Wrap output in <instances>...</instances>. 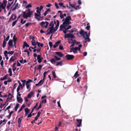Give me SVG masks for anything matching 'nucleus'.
<instances>
[{
    "label": "nucleus",
    "mask_w": 131,
    "mask_h": 131,
    "mask_svg": "<svg viewBox=\"0 0 131 131\" xmlns=\"http://www.w3.org/2000/svg\"><path fill=\"white\" fill-rule=\"evenodd\" d=\"M79 33L84 38L85 40L87 39V41L88 42L90 41V39L89 38L90 34V32L89 33V34H88L87 32L84 31L83 29H81L79 32Z\"/></svg>",
    "instance_id": "1"
},
{
    "label": "nucleus",
    "mask_w": 131,
    "mask_h": 131,
    "mask_svg": "<svg viewBox=\"0 0 131 131\" xmlns=\"http://www.w3.org/2000/svg\"><path fill=\"white\" fill-rule=\"evenodd\" d=\"M11 5H10V3L8 2V4L7 5V6L6 8L7 9V10H8L10 8V7L11 6Z\"/></svg>",
    "instance_id": "52"
},
{
    "label": "nucleus",
    "mask_w": 131,
    "mask_h": 131,
    "mask_svg": "<svg viewBox=\"0 0 131 131\" xmlns=\"http://www.w3.org/2000/svg\"><path fill=\"white\" fill-rule=\"evenodd\" d=\"M47 101H46V99H45L43 100H42V103H46Z\"/></svg>",
    "instance_id": "60"
},
{
    "label": "nucleus",
    "mask_w": 131,
    "mask_h": 131,
    "mask_svg": "<svg viewBox=\"0 0 131 131\" xmlns=\"http://www.w3.org/2000/svg\"><path fill=\"white\" fill-rule=\"evenodd\" d=\"M59 49L60 50H63L64 49L63 46L62 45H60L59 47Z\"/></svg>",
    "instance_id": "50"
},
{
    "label": "nucleus",
    "mask_w": 131,
    "mask_h": 131,
    "mask_svg": "<svg viewBox=\"0 0 131 131\" xmlns=\"http://www.w3.org/2000/svg\"><path fill=\"white\" fill-rule=\"evenodd\" d=\"M62 61H61L59 62H57V64H56V65L57 66H59V65L61 66L62 65Z\"/></svg>",
    "instance_id": "26"
},
{
    "label": "nucleus",
    "mask_w": 131,
    "mask_h": 131,
    "mask_svg": "<svg viewBox=\"0 0 131 131\" xmlns=\"http://www.w3.org/2000/svg\"><path fill=\"white\" fill-rule=\"evenodd\" d=\"M17 40V38L15 37V35H14L13 37V41H16Z\"/></svg>",
    "instance_id": "49"
},
{
    "label": "nucleus",
    "mask_w": 131,
    "mask_h": 131,
    "mask_svg": "<svg viewBox=\"0 0 131 131\" xmlns=\"http://www.w3.org/2000/svg\"><path fill=\"white\" fill-rule=\"evenodd\" d=\"M54 5L57 9H58L59 8V7L58 5V4L56 3H55Z\"/></svg>",
    "instance_id": "63"
},
{
    "label": "nucleus",
    "mask_w": 131,
    "mask_h": 131,
    "mask_svg": "<svg viewBox=\"0 0 131 131\" xmlns=\"http://www.w3.org/2000/svg\"><path fill=\"white\" fill-rule=\"evenodd\" d=\"M13 40L10 39L8 42V46L14 47V45L13 44Z\"/></svg>",
    "instance_id": "13"
},
{
    "label": "nucleus",
    "mask_w": 131,
    "mask_h": 131,
    "mask_svg": "<svg viewBox=\"0 0 131 131\" xmlns=\"http://www.w3.org/2000/svg\"><path fill=\"white\" fill-rule=\"evenodd\" d=\"M44 81V80H41L38 83L36 84V85L37 86H41L43 84Z\"/></svg>",
    "instance_id": "14"
},
{
    "label": "nucleus",
    "mask_w": 131,
    "mask_h": 131,
    "mask_svg": "<svg viewBox=\"0 0 131 131\" xmlns=\"http://www.w3.org/2000/svg\"><path fill=\"white\" fill-rule=\"evenodd\" d=\"M32 96L29 93L27 95V97L29 99Z\"/></svg>",
    "instance_id": "58"
},
{
    "label": "nucleus",
    "mask_w": 131,
    "mask_h": 131,
    "mask_svg": "<svg viewBox=\"0 0 131 131\" xmlns=\"http://www.w3.org/2000/svg\"><path fill=\"white\" fill-rule=\"evenodd\" d=\"M32 81L30 80L29 79L28 80L26 81V85H28V84L30 83Z\"/></svg>",
    "instance_id": "37"
},
{
    "label": "nucleus",
    "mask_w": 131,
    "mask_h": 131,
    "mask_svg": "<svg viewBox=\"0 0 131 131\" xmlns=\"http://www.w3.org/2000/svg\"><path fill=\"white\" fill-rule=\"evenodd\" d=\"M59 127H57V126H56L55 128V131H58L59 130L58 128Z\"/></svg>",
    "instance_id": "64"
},
{
    "label": "nucleus",
    "mask_w": 131,
    "mask_h": 131,
    "mask_svg": "<svg viewBox=\"0 0 131 131\" xmlns=\"http://www.w3.org/2000/svg\"><path fill=\"white\" fill-rule=\"evenodd\" d=\"M7 1L6 0H4L2 3L1 4L0 7L3 9H5L6 6Z\"/></svg>",
    "instance_id": "7"
},
{
    "label": "nucleus",
    "mask_w": 131,
    "mask_h": 131,
    "mask_svg": "<svg viewBox=\"0 0 131 131\" xmlns=\"http://www.w3.org/2000/svg\"><path fill=\"white\" fill-rule=\"evenodd\" d=\"M42 65H41V64L39 65L38 66V67L37 68V70H40V69L42 68Z\"/></svg>",
    "instance_id": "45"
},
{
    "label": "nucleus",
    "mask_w": 131,
    "mask_h": 131,
    "mask_svg": "<svg viewBox=\"0 0 131 131\" xmlns=\"http://www.w3.org/2000/svg\"><path fill=\"white\" fill-rule=\"evenodd\" d=\"M50 62L52 64H54L56 62V60L52 58L50 60Z\"/></svg>",
    "instance_id": "32"
},
{
    "label": "nucleus",
    "mask_w": 131,
    "mask_h": 131,
    "mask_svg": "<svg viewBox=\"0 0 131 131\" xmlns=\"http://www.w3.org/2000/svg\"><path fill=\"white\" fill-rule=\"evenodd\" d=\"M18 3H17L15 5V7L12 9V7H11V9H12L13 11H14V10H15L16 9L18 8L19 7H18Z\"/></svg>",
    "instance_id": "15"
},
{
    "label": "nucleus",
    "mask_w": 131,
    "mask_h": 131,
    "mask_svg": "<svg viewBox=\"0 0 131 131\" xmlns=\"http://www.w3.org/2000/svg\"><path fill=\"white\" fill-rule=\"evenodd\" d=\"M34 15L35 16V18H36V19H38H38L39 18H38V17H39L40 15H39L38 14L36 13H35L34 14Z\"/></svg>",
    "instance_id": "30"
},
{
    "label": "nucleus",
    "mask_w": 131,
    "mask_h": 131,
    "mask_svg": "<svg viewBox=\"0 0 131 131\" xmlns=\"http://www.w3.org/2000/svg\"><path fill=\"white\" fill-rule=\"evenodd\" d=\"M28 13L27 14L26 13V12H22V13H23V17L25 19H27L28 17H31V16L33 12L31 11L30 9L28 8L27 10Z\"/></svg>",
    "instance_id": "4"
},
{
    "label": "nucleus",
    "mask_w": 131,
    "mask_h": 131,
    "mask_svg": "<svg viewBox=\"0 0 131 131\" xmlns=\"http://www.w3.org/2000/svg\"><path fill=\"white\" fill-rule=\"evenodd\" d=\"M7 76V75H5L3 77H1L0 78V80L1 81H2L6 79Z\"/></svg>",
    "instance_id": "24"
},
{
    "label": "nucleus",
    "mask_w": 131,
    "mask_h": 131,
    "mask_svg": "<svg viewBox=\"0 0 131 131\" xmlns=\"http://www.w3.org/2000/svg\"><path fill=\"white\" fill-rule=\"evenodd\" d=\"M49 44L50 48H51L52 47L53 45L52 42H49Z\"/></svg>",
    "instance_id": "54"
},
{
    "label": "nucleus",
    "mask_w": 131,
    "mask_h": 131,
    "mask_svg": "<svg viewBox=\"0 0 131 131\" xmlns=\"http://www.w3.org/2000/svg\"><path fill=\"white\" fill-rule=\"evenodd\" d=\"M4 63L3 61L2 60L1 61L0 64L2 67H3V65Z\"/></svg>",
    "instance_id": "57"
},
{
    "label": "nucleus",
    "mask_w": 131,
    "mask_h": 131,
    "mask_svg": "<svg viewBox=\"0 0 131 131\" xmlns=\"http://www.w3.org/2000/svg\"><path fill=\"white\" fill-rule=\"evenodd\" d=\"M44 17L43 16H39V18L38 19V20L39 21L40 20H43V18Z\"/></svg>",
    "instance_id": "55"
},
{
    "label": "nucleus",
    "mask_w": 131,
    "mask_h": 131,
    "mask_svg": "<svg viewBox=\"0 0 131 131\" xmlns=\"http://www.w3.org/2000/svg\"><path fill=\"white\" fill-rule=\"evenodd\" d=\"M17 99L18 102L19 103H21L23 101V99L21 97H19L17 96Z\"/></svg>",
    "instance_id": "17"
},
{
    "label": "nucleus",
    "mask_w": 131,
    "mask_h": 131,
    "mask_svg": "<svg viewBox=\"0 0 131 131\" xmlns=\"http://www.w3.org/2000/svg\"><path fill=\"white\" fill-rule=\"evenodd\" d=\"M60 17L61 18H64V16L62 13L60 14Z\"/></svg>",
    "instance_id": "61"
},
{
    "label": "nucleus",
    "mask_w": 131,
    "mask_h": 131,
    "mask_svg": "<svg viewBox=\"0 0 131 131\" xmlns=\"http://www.w3.org/2000/svg\"><path fill=\"white\" fill-rule=\"evenodd\" d=\"M57 24L56 26L54 29L53 28L54 26V24L53 23V21H52L50 22V23L49 25V26H51L50 27L49 29H51L52 30H53V32H54L55 31H56L58 28V27H59V21L58 20H57Z\"/></svg>",
    "instance_id": "3"
},
{
    "label": "nucleus",
    "mask_w": 131,
    "mask_h": 131,
    "mask_svg": "<svg viewBox=\"0 0 131 131\" xmlns=\"http://www.w3.org/2000/svg\"><path fill=\"white\" fill-rule=\"evenodd\" d=\"M33 56L35 58L37 57V59L39 63H40L41 62L43 58L41 57V54L37 55L36 53H34Z\"/></svg>",
    "instance_id": "5"
},
{
    "label": "nucleus",
    "mask_w": 131,
    "mask_h": 131,
    "mask_svg": "<svg viewBox=\"0 0 131 131\" xmlns=\"http://www.w3.org/2000/svg\"><path fill=\"white\" fill-rule=\"evenodd\" d=\"M40 25L42 27L46 28L49 24V23L47 21H42L40 24Z\"/></svg>",
    "instance_id": "6"
},
{
    "label": "nucleus",
    "mask_w": 131,
    "mask_h": 131,
    "mask_svg": "<svg viewBox=\"0 0 131 131\" xmlns=\"http://www.w3.org/2000/svg\"><path fill=\"white\" fill-rule=\"evenodd\" d=\"M31 7H32V6H31V5L30 4H28V5H27V6H25V7L26 8H30Z\"/></svg>",
    "instance_id": "44"
},
{
    "label": "nucleus",
    "mask_w": 131,
    "mask_h": 131,
    "mask_svg": "<svg viewBox=\"0 0 131 131\" xmlns=\"http://www.w3.org/2000/svg\"><path fill=\"white\" fill-rule=\"evenodd\" d=\"M31 24L30 23H28L26 24L25 25L26 28L28 27Z\"/></svg>",
    "instance_id": "47"
},
{
    "label": "nucleus",
    "mask_w": 131,
    "mask_h": 131,
    "mask_svg": "<svg viewBox=\"0 0 131 131\" xmlns=\"http://www.w3.org/2000/svg\"><path fill=\"white\" fill-rule=\"evenodd\" d=\"M65 57L67 58V60H72L74 57V55L69 54L66 55Z\"/></svg>",
    "instance_id": "9"
},
{
    "label": "nucleus",
    "mask_w": 131,
    "mask_h": 131,
    "mask_svg": "<svg viewBox=\"0 0 131 131\" xmlns=\"http://www.w3.org/2000/svg\"><path fill=\"white\" fill-rule=\"evenodd\" d=\"M14 51H9L8 52V54L12 55L14 53Z\"/></svg>",
    "instance_id": "48"
},
{
    "label": "nucleus",
    "mask_w": 131,
    "mask_h": 131,
    "mask_svg": "<svg viewBox=\"0 0 131 131\" xmlns=\"http://www.w3.org/2000/svg\"><path fill=\"white\" fill-rule=\"evenodd\" d=\"M34 38H35L32 37V40L31 42L32 45L33 46H35V45H36V44H35V40H34Z\"/></svg>",
    "instance_id": "22"
},
{
    "label": "nucleus",
    "mask_w": 131,
    "mask_h": 131,
    "mask_svg": "<svg viewBox=\"0 0 131 131\" xmlns=\"http://www.w3.org/2000/svg\"><path fill=\"white\" fill-rule=\"evenodd\" d=\"M23 20L22 19H21V20L20 23L22 24H24V23H26V20H24V21H23Z\"/></svg>",
    "instance_id": "51"
},
{
    "label": "nucleus",
    "mask_w": 131,
    "mask_h": 131,
    "mask_svg": "<svg viewBox=\"0 0 131 131\" xmlns=\"http://www.w3.org/2000/svg\"><path fill=\"white\" fill-rule=\"evenodd\" d=\"M16 18V15L15 14H13L10 17L9 21H12L15 19Z\"/></svg>",
    "instance_id": "11"
},
{
    "label": "nucleus",
    "mask_w": 131,
    "mask_h": 131,
    "mask_svg": "<svg viewBox=\"0 0 131 131\" xmlns=\"http://www.w3.org/2000/svg\"><path fill=\"white\" fill-rule=\"evenodd\" d=\"M19 106V104L18 103H17L15 107V111H17L18 108Z\"/></svg>",
    "instance_id": "29"
},
{
    "label": "nucleus",
    "mask_w": 131,
    "mask_h": 131,
    "mask_svg": "<svg viewBox=\"0 0 131 131\" xmlns=\"http://www.w3.org/2000/svg\"><path fill=\"white\" fill-rule=\"evenodd\" d=\"M29 45L27 44V43L25 41H24V44L23 46V48L24 49L25 47H29Z\"/></svg>",
    "instance_id": "20"
},
{
    "label": "nucleus",
    "mask_w": 131,
    "mask_h": 131,
    "mask_svg": "<svg viewBox=\"0 0 131 131\" xmlns=\"http://www.w3.org/2000/svg\"><path fill=\"white\" fill-rule=\"evenodd\" d=\"M43 43H40L39 44V45H37V46L39 47H43Z\"/></svg>",
    "instance_id": "56"
},
{
    "label": "nucleus",
    "mask_w": 131,
    "mask_h": 131,
    "mask_svg": "<svg viewBox=\"0 0 131 131\" xmlns=\"http://www.w3.org/2000/svg\"><path fill=\"white\" fill-rule=\"evenodd\" d=\"M15 60V59L14 58V57L13 56H12L11 57L10 59L9 62H10L11 61L14 62V60Z\"/></svg>",
    "instance_id": "39"
},
{
    "label": "nucleus",
    "mask_w": 131,
    "mask_h": 131,
    "mask_svg": "<svg viewBox=\"0 0 131 131\" xmlns=\"http://www.w3.org/2000/svg\"><path fill=\"white\" fill-rule=\"evenodd\" d=\"M52 74L54 78H56V74L55 71H52Z\"/></svg>",
    "instance_id": "40"
},
{
    "label": "nucleus",
    "mask_w": 131,
    "mask_h": 131,
    "mask_svg": "<svg viewBox=\"0 0 131 131\" xmlns=\"http://www.w3.org/2000/svg\"><path fill=\"white\" fill-rule=\"evenodd\" d=\"M78 73V71H76L73 77H75V78L79 75V74Z\"/></svg>",
    "instance_id": "31"
},
{
    "label": "nucleus",
    "mask_w": 131,
    "mask_h": 131,
    "mask_svg": "<svg viewBox=\"0 0 131 131\" xmlns=\"http://www.w3.org/2000/svg\"><path fill=\"white\" fill-rule=\"evenodd\" d=\"M34 46V47H29V50L31 52L32 50L31 49V48L32 49H36V48H37V47L36 46V45H35Z\"/></svg>",
    "instance_id": "36"
},
{
    "label": "nucleus",
    "mask_w": 131,
    "mask_h": 131,
    "mask_svg": "<svg viewBox=\"0 0 131 131\" xmlns=\"http://www.w3.org/2000/svg\"><path fill=\"white\" fill-rule=\"evenodd\" d=\"M54 58L55 59V60L57 61H59L61 59L60 58H59L56 56H54Z\"/></svg>",
    "instance_id": "43"
},
{
    "label": "nucleus",
    "mask_w": 131,
    "mask_h": 131,
    "mask_svg": "<svg viewBox=\"0 0 131 131\" xmlns=\"http://www.w3.org/2000/svg\"><path fill=\"white\" fill-rule=\"evenodd\" d=\"M56 54L59 57H62L63 55L62 53V52H55Z\"/></svg>",
    "instance_id": "18"
},
{
    "label": "nucleus",
    "mask_w": 131,
    "mask_h": 131,
    "mask_svg": "<svg viewBox=\"0 0 131 131\" xmlns=\"http://www.w3.org/2000/svg\"><path fill=\"white\" fill-rule=\"evenodd\" d=\"M42 110H41L38 112L37 114V117H40V114L42 112Z\"/></svg>",
    "instance_id": "34"
},
{
    "label": "nucleus",
    "mask_w": 131,
    "mask_h": 131,
    "mask_svg": "<svg viewBox=\"0 0 131 131\" xmlns=\"http://www.w3.org/2000/svg\"><path fill=\"white\" fill-rule=\"evenodd\" d=\"M25 115L26 116L29 112L30 110L28 108H26L25 109Z\"/></svg>",
    "instance_id": "19"
},
{
    "label": "nucleus",
    "mask_w": 131,
    "mask_h": 131,
    "mask_svg": "<svg viewBox=\"0 0 131 131\" xmlns=\"http://www.w3.org/2000/svg\"><path fill=\"white\" fill-rule=\"evenodd\" d=\"M90 26L89 25V24L88 23L87 24V26L85 28L87 30H89L90 28Z\"/></svg>",
    "instance_id": "42"
},
{
    "label": "nucleus",
    "mask_w": 131,
    "mask_h": 131,
    "mask_svg": "<svg viewBox=\"0 0 131 131\" xmlns=\"http://www.w3.org/2000/svg\"><path fill=\"white\" fill-rule=\"evenodd\" d=\"M71 20V17L70 16H67L64 19H63L62 21H63V24L64 27H67L69 25L71 24V22L70 21Z\"/></svg>",
    "instance_id": "2"
},
{
    "label": "nucleus",
    "mask_w": 131,
    "mask_h": 131,
    "mask_svg": "<svg viewBox=\"0 0 131 131\" xmlns=\"http://www.w3.org/2000/svg\"><path fill=\"white\" fill-rule=\"evenodd\" d=\"M76 121L77 124V126L78 127H80L81 125L82 119H76Z\"/></svg>",
    "instance_id": "10"
},
{
    "label": "nucleus",
    "mask_w": 131,
    "mask_h": 131,
    "mask_svg": "<svg viewBox=\"0 0 131 131\" xmlns=\"http://www.w3.org/2000/svg\"><path fill=\"white\" fill-rule=\"evenodd\" d=\"M22 117L19 118L18 120V124H20L21 123V121L22 119Z\"/></svg>",
    "instance_id": "38"
},
{
    "label": "nucleus",
    "mask_w": 131,
    "mask_h": 131,
    "mask_svg": "<svg viewBox=\"0 0 131 131\" xmlns=\"http://www.w3.org/2000/svg\"><path fill=\"white\" fill-rule=\"evenodd\" d=\"M60 40H58L55 43V44H54L53 45V48H56L58 46L59 44L60 43Z\"/></svg>",
    "instance_id": "16"
},
{
    "label": "nucleus",
    "mask_w": 131,
    "mask_h": 131,
    "mask_svg": "<svg viewBox=\"0 0 131 131\" xmlns=\"http://www.w3.org/2000/svg\"><path fill=\"white\" fill-rule=\"evenodd\" d=\"M66 27H64L63 26H62V25H61L60 26V30H62V28H63V29H65L66 30L67 32V31L69 32L70 30H66Z\"/></svg>",
    "instance_id": "21"
},
{
    "label": "nucleus",
    "mask_w": 131,
    "mask_h": 131,
    "mask_svg": "<svg viewBox=\"0 0 131 131\" xmlns=\"http://www.w3.org/2000/svg\"><path fill=\"white\" fill-rule=\"evenodd\" d=\"M8 72L9 73V76H11L12 75V69L11 68H9L8 69Z\"/></svg>",
    "instance_id": "28"
},
{
    "label": "nucleus",
    "mask_w": 131,
    "mask_h": 131,
    "mask_svg": "<svg viewBox=\"0 0 131 131\" xmlns=\"http://www.w3.org/2000/svg\"><path fill=\"white\" fill-rule=\"evenodd\" d=\"M9 36L8 35V36L4 40H5L6 41H6L8 40L9 39Z\"/></svg>",
    "instance_id": "53"
},
{
    "label": "nucleus",
    "mask_w": 131,
    "mask_h": 131,
    "mask_svg": "<svg viewBox=\"0 0 131 131\" xmlns=\"http://www.w3.org/2000/svg\"><path fill=\"white\" fill-rule=\"evenodd\" d=\"M43 6L42 5H41L40 7H37L36 8L37 10L36 12L37 13H39L41 12V10L43 9Z\"/></svg>",
    "instance_id": "12"
},
{
    "label": "nucleus",
    "mask_w": 131,
    "mask_h": 131,
    "mask_svg": "<svg viewBox=\"0 0 131 131\" xmlns=\"http://www.w3.org/2000/svg\"><path fill=\"white\" fill-rule=\"evenodd\" d=\"M74 49L73 50H71L70 51V52H73L74 53H75L77 52V47H75L74 48Z\"/></svg>",
    "instance_id": "23"
},
{
    "label": "nucleus",
    "mask_w": 131,
    "mask_h": 131,
    "mask_svg": "<svg viewBox=\"0 0 131 131\" xmlns=\"http://www.w3.org/2000/svg\"><path fill=\"white\" fill-rule=\"evenodd\" d=\"M64 38H70L71 39H73V38H74V35L69 33L68 34H67L65 35Z\"/></svg>",
    "instance_id": "8"
},
{
    "label": "nucleus",
    "mask_w": 131,
    "mask_h": 131,
    "mask_svg": "<svg viewBox=\"0 0 131 131\" xmlns=\"http://www.w3.org/2000/svg\"><path fill=\"white\" fill-rule=\"evenodd\" d=\"M14 113V111H11L9 113V115L7 116L6 117H8V119H9L10 118V117L12 115V114Z\"/></svg>",
    "instance_id": "33"
},
{
    "label": "nucleus",
    "mask_w": 131,
    "mask_h": 131,
    "mask_svg": "<svg viewBox=\"0 0 131 131\" xmlns=\"http://www.w3.org/2000/svg\"><path fill=\"white\" fill-rule=\"evenodd\" d=\"M50 29L49 31L47 33V35L49 34L50 33H51L52 32V31H53V30H52L51 29Z\"/></svg>",
    "instance_id": "59"
},
{
    "label": "nucleus",
    "mask_w": 131,
    "mask_h": 131,
    "mask_svg": "<svg viewBox=\"0 0 131 131\" xmlns=\"http://www.w3.org/2000/svg\"><path fill=\"white\" fill-rule=\"evenodd\" d=\"M70 40L71 41L72 44H71V45L70 46V47H73L74 46V42L73 41L72 39H71Z\"/></svg>",
    "instance_id": "35"
},
{
    "label": "nucleus",
    "mask_w": 131,
    "mask_h": 131,
    "mask_svg": "<svg viewBox=\"0 0 131 131\" xmlns=\"http://www.w3.org/2000/svg\"><path fill=\"white\" fill-rule=\"evenodd\" d=\"M25 106L24 104H23L20 108L18 111V113H19L21 111H22V109L25 107Z\"/></svg>",
    "instance_id": "25"
},
{
    "label": "nucleus",
    "mask_w": 131,
    "mask_h": 131,
    "mask_svg": "<svg viewBox=\"0 0 131 131\" xmlns=\"http://www.w3.org/2000/svg\"><path fill=\"white\" fill-rule=\"evenodd\" d=\"M37 52L38 53H39V54H41L40 53V51H41V48H37Z\"/></svg>",
    "instance_id": "46"
},
{
    "label": "nucleus",
    "mask_w": 131,
    "mask_h": 131,
    "mask_svg": "<svg viewBox=\"0 0 131 131\" xmlns=\"http://www.w3.org/2000/svg\"><path fill=\"white\" fill-rule=\"evenodd\" d=\"M52 5V4L50 3H49L46 5V6L48 7H49Z\"/></svg>",
    "instance_id": "62"
},
{
    "label": "nucleus",
    "mask_w": 131,
    "mask_h": 131,
    "mask_svg": "<svg viewBox=\"0 0 131 131\" xmlns=\"http://www.w3.org/2000/svg\"><path fill=\"white\" fill-rule=\"evenodd\" d=\"M6 41L5 40H4L2 44V47L3 48H5L6 46Z\"/></svg>",
    "instance_id": "27"
},
{
    "label": "nucleus",
    "mask_w": 131,
    "mask_h": 131,
    "mask_svg": "<svg viewBox=\"0 0 131 131\" xmlns=\"http://www.w3.org/2000/svg\"><path fill=\"white\" fill-rule=\"evenodd\" d=\"M17 20H18V19H17V20H15V21H14V22H13V23L12 24V27H13L16 24V23L17 22Z\"/></svg>",
    "instance_id": "41"
}]
</instances>
